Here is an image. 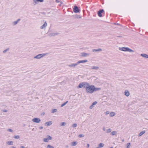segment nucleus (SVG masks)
Masks as SVG:
<instances>
[{"instance_id":"nucleus-52","label":"nucleus","mask_w":148,"mask_h":148,"mask_svg":"<svg viewBox=\"0 0 148 148\" xmlns=\"http://www.w3.org/2000/svg\"><path fill=\"white\" fill-rule=\"evenodd\" d=\"M11 148H16V147H14V146H12V147H11Z\"/></svg>"},{"instance_id":"nucleus-45","label":"nucleus","mask_w":148,"mask_h":148,"mask_svg":"<svg viewBox=\"0 0 148 148\" xmlns=\"http://www.w3.org/2000/svg\"><path fill=\"white\" fill-rule=\"evenodd\" d=\"M103 131H105L106 130V128L105 127H103Z\"/></svg>"},{"instance_id":"nucleus-23","label":"nucleus","mask_w":148,"mask_h":148,"mask_svg":"<svg viewBox=\"0 0 148 148\" xmlns=\"http://www.w3.org/2000/svg\"><path fill=\"white\" fill-rule=\"evenodd\" d=\"M102 51V49H93L92 50V51L94 52V51Z\"/></svg>"},{"instance_id":"nucleus-5","label":"nucleus","mask_w":148,"mask_h":148,"mask_svg":"<svg viewBox=\"0 0 148 148\" xmlns=\"http://www.w3.org/2000/svg\"><path fill=\"white\" fill-rule=\"evenodd\" d=\"M47 138L43 139V140L44 142H49V140H51L52 139V137L49 135H47Z\"/></svg>"},{"instance_id":"nucleus-16","label":"nucleus","mask_w":148,"mask_h":148,"mask_svg":"<svg viewBox=\"0 0 148 148\" xmlns=\"http://www.w3.org/2000/svg\"><path fill=\"white\" fill-rule=\"evenodd\" d=\"M99 67L96 66H92L91 69L95 70H98L99 69Z\"/></svg>"},{"instance_id":"nucleus-46","label":"nucleus","mask_w":148,"mask_h":148,"mask_svg":"<svg viewBox=\"0 0 148 148\" xmlns=\"http://www.w3.org/2000/svg\"><path fill=\"white\" fill-rule=\"evenodd\" d=\"M87 147H89L90 146V145L88 144L87 145Z\"/></svg>"},{"instance_id":"nucleus-25","label":"nucleus","mask_w":148,"mask_h":148,"mask_svg":"<svg viewBox=\"0 0 148 148\" xmlns=\"http://www.w3.org/2000/svg\"><path fill=\"white\" fill-rule=\"evenodd\" d=\"M145 131H143L141 132L138 134L139 136H140L145 133Z\"/></svg>"},{"instance_id":"nucleus-18","label":"nucleus","mask_w":148,"mask_h":148,"mask_svg":"<svg viewBox=\"0 0 148 148\" xmlns=\"http://www.w3.org/2000/svg\"><path fill=\"white\" fill-rule=\"evenodd\" d=\"M20 20V19H18L17 21H14L13 23V25H16Z\"/></svg>"},{"instance_id":"nucleus-19","label":"nucleus","mask_w":148,"mask_h":148,"mask_svg":"<svg viewBox=\"0 0 148 148\" xmlns=\"http://www.w3.org/2000/svg\"><path fill=\"white\" fill-rule=\"evenodd\" d=\"M141 56L143 57L148 58V55L146 54H141Z\"/></svg>"},{"instance_id":"nucleus-20","label":"nucleus","mask_w":148,"mask_h":148,"mask_svg":"<svg viewBox=\"0 0 148 148\" xmlns=\"http://www.w3.org/2000/svg\"><path fill=\"white\" fill-rule=\"evenodd\" d=\"M73 16L76 18H81V16L80 15L77 14H76L75 16Z\"/></svg>"},{"instance_id":"nucleus-38","label":"nucleus","mask_w":148,"mask_h":148,"mask_svg":"<svg viewBox=\"0 0 148 148\" xmlns=\"http://www.w3.org/2000/svg\"><path fill=\"white\" fill-rule=\"evenodd\" d=\"M78 136L79 138H82L84 136V135L83 134H80Z\"/></svg>"},{"instance_id":"nucleus-14","label":"nucleus","mask_w":148,"mask_h":148,"mask_svg":"<svg viewBox=\"0 0 148 148\" xmlns=\"http://www.w3.org/2000/svg\"><path fill=\"white\" fill-rule=\"evenodd\" d=\"M125 95L127 97L129 96L130 94L128 90H126L125 91Z\"/></svg>"},{"instance_id":"nucleus-35","label":"nucleus","mask_w":148,"mask_h":148,"mask_svg":"<svg viewBox=\"0 0 148 148\" xmlns=\"http://www.w3.org/2000/svg\"><path fill=\"white\" fill-rule=\"evenodd\" d=\"M66 123L65 122H63L61 123L60 125L61 126H64L66 125Z\"/></svg>"},{"instance_id":"nucleus-34","label":"nucleus","mask_w":148,"mask_h":148,"mask_svg":"<svg viewBox=\"0 0 148 148\" xmlns=\"http://www.w3.org/2000/svg\"><path fill=\"white\" fill-rule=\"evenodd\" d=\"M57 111V109H53L52 110L51 112L52 113H53L56 112Z\"/></svg>"},{"instance_id":"nucleus-53","label":"nucleus","mask_w":148,"mask_h":148,"mask_svg":"<svg viewBox=\"0 0 148 148\" xmlns=\"http://www.w3.org/2000/svg\"><path fill=\"white\" fill-rule=\"evenodd\" d=\"M7 131H9V129H8L7 130Z\"/></svg>"},{"instance_id":"nucleus-41","label":"nucleus","mask_w":148,"mask_h":148,"mask_svg":"<svg viewBox=\"0 0 148 148\" xmlns=\"http://www.w3.org/2000/svg\"><path fill=\"white\" fill-rule=\"evenodd\" d=\"M13 142L12 141H10V145H12L13 144Z\"/></svg>"},{"instance_id":"nucleus-11","label":"nucleus","mask_w":148,"mask_h":148,"mask_svg":"<svg viewBox=\"0 0 148 148\" xmlns=\"http://www.w3.org/2000/svg\"><path fill=\"white\" fill-rule=\"evenodd\" d=\"M97 102L96 101H95L93 102L92 105L89 108L90 109H92L94 107V106L97 103Z\"/></svg>"},{"instance_id":"nucleus-24","label":"nucleus","mask_w":148,"mask_h":148,"mask_svg":"<svg viewBox=\"0 0 148 148\" xmlns=\"http://www.w3.org/2000/svg\"><path fill=\"white\" fill-rule=\"evenodd\" d=\"M77 143L76 141L73 142L71 143V145L73 146H75L77 145Z\"/></svg>"},{"instance_id":"nucleus-36","label":"nucleus","mask_w":148,"mask_h":148,"mask_svg":"<svg viewBox=\"0 0 148 148\" xmlns=\"http://www.w3.org/2000/svg\"><path fill=\"white\" fill-rule=\"evenodd\" d=\"M77 126V124L74 123L72 127L73 128H75V127H76Z\"/></svg>"},{"instance_id":"nucleus-29","label":"nucleus","mask_w":148,"mask_h":148,"mask_svg":"<svg viewBox=\"0 0 148 148\" xmlns=\"http://www.w3.org/2000/svg\"><path fill=\"white\" fill-rule=\"evenodd\" d=\"M130 143H128L126 144V147L127 148H129L130 147Z\"/></svg>"},{"instance_id":"nucleus-37","label":"nucleus","mask_w":148,"mask_h":148,"mask_svg":"<svg viewBox=\"0 0 148 148\" xmlns=\"http://www.w3.org/2000/svg\"><path fill=\"white\" fill-rule=\"evenodd\" d=\"M9 50V48H8V49H6L4 51H3V53H5L7 51H8Z\"/></svg>"},{"instance_id":"nucleus-22","label":"nucleus","mask_w":148,"mask_h":148,"mask_svg":"<svg viewBox=\"0 0 148 148\" xmlns=\"http://www.w3.org/2000/svg\"><path fill=\"white\" fill-rule=\"evenodd\" d=\"M52 122L50 121L46 122L45 124H46L47 126H50L52 124Z\"/></svg>"},{"instance_id":"nucleus-56","label":"nucleus","mask_w":148,"mask_h":148,"mask_svg":"<svg viewBox=\"0 0 148 148\" xmlns=\"http://www.w3.org/2000/svg\"><path fill=\"white\" fill-rule=\"evenodd\" d=\"M95 148H99L98 147H97Z\"/></svg>"},{"instance_id":"nucleus-26","label":"nucleus","mask_w":148,"mask_h":148,"mask_svg":"<svg viewBox=\"0 0 148 148\" xmlns=\"http://www.w3.org/2000/svg\"><path fill=\"white\" fill-rule=\"evenodd\" d=\"M115 115V113L114 112H111L110 113V117H112Z\"/></svg>"},{"instance_id":"nucleus-42","label":"nucleus","mask_w":148,"mask_h":148,"mask_svg":"<svg viewBox=\"0 0 148 148\" xmlns=\"http://www.w3.org/2000/svg\"><path fill=\"white\" fill-rule=\"evenodd\" d=\"M34 1V3L35 4H37V3L36 2V0H33Z\"/></svg>"},{"instance_id":"nucleus-9","label":"nucleus","mask_w":148,"mask_h":148,"mask_svg":"<svg viewBox=\"0 0 148 148\" xmlns=\"http://www.w3.org/2000/svg\"><path fill=\"white\" fill-rule=\"evenodd\" d=\"M80 55V56L82 57H85L86 56H88L89 55V53H85L84 52H83L81 53Z\"/></svg>"},{"instance_id":"nucleus-3","label":"nucleus","mask_w":148,"mask_h":148,"mask_svg":"<svg viewBox=\"0 0 148 148\" xmlns=\"http://www.w3.org/2000/svg\"><path fill=\"white\" fill-rule=\"evenodd\" d=\"M47 54V53H42L38 54L34 57V58L39 59Z\"/></svg>"},{"instance_id":"nucleus-21","label":"nucleus","mask_w":148,"mask_h":148,"mask_svg":"<svg viewBox=\"0 0 148 148\" xmlns=\"http://www.w3.org/2000/svg\"><path fill=\"white\" fill-rule=\"evenodd\" d=\"M101 89L100 88H95V86H94V87H93V92L94 91H96L99 90Z\"/></svg>"},{"instance_id":"nucleus-51","label":"nucleus","mask_w":148,"mask_h":148,"mask_svg":"<svg viewBox=\"0 0 148 148\" xmlns=\"http://www.w3.org/2000/svg\"><path fill=\"white\" fill-rule=\"evenodd\" d=\"M65 147L66 148H68V147H69V146L68 145H66L65 146Z\"/></svg>"},{"instance_id":"nucleus-8","label":"nucleus","mask_w":148,"mask_h":148,"mask_svg":"<svg viewBox=\"0 0 148 148\" xmlns=\"http://www.w3.org/2000/svg\"><path fill=\"white\" fill-rule=\"evenodd\" d=\"M84 85L83 87L86 89H87V88L90 86L89 84L87 82H84Z\"/></svg>"},{"instance_id":"nucleus-13","label":"nucleus","mask_w":148,"mask_h":148,"mask_svg":"<svg viewBox=\"0 0 148 148\" xmlns=\"http://www.w3.org/2000/svg\"><path fill=\"white\" fill-rule=\"evenodd\" d=\"M58 34H59L57 33H50V34H49V36H50L51 37L53 36H55L56 35H57Z\"/></svg>"},{"instance_id":"nucleus-31","label":"nucleus","mask_w":148,"mask_h":148,"mask_svg":"<svg viewBox=\"0 0 148 148\" xmlns=\"http://www.w3.org/2000/svg\"><path fill=\"white\" fill-rule=\"evenodd\" d=\"M111 131H112L111 129L109 128L107 130L106 132L107 133H110V132H111Z\"/></svg>"},{"instance_id":"nucleus-50","label":"nucleus","mask_w":148,"mask_h":148,"mask_svg":"<svg viewBox=\"0 0 148 148\" xmlns=\"http://www.w3.org/2000/svg\"><path fill=\"white\" fill-rule=\"evenodd\" d=\"M21 148H25V147L23 146H21Z\"/></svg>"},{"instance_id":"nucleus-12","label":"nucleus","mask_w":148,"mask_h":148,"mask_svg":"<svg viewBox=\"0 0 148 148\" xmlns=\"http://www.w3.org/2000/svg\"><path fill=\"white\" fill-rule=\"evenodd\" d=\"M77 62L75 64H69L68 66L70 67H75V66L77 65Z\"/></svg>"},{"instance_id":"nucleus-48","label":"nucleus","mask_w":148,"mask_h":148,"mask_svg":"<svg viewBox=\"0 0 148 148\" xmlns=\"http://www.w3.org/2000/svg\"><path fill=\"white\" fill-rule=\"evenodd\" d=\"M6 143L8 145H9V141H8Z\"/></svg>"},{"instance_id":"nucleus-33","label":"nucleus","mask_w":148,"mask_h":148,"mask_svg":"<svg viewBox=\"0 0 148 148\" xmlns=\"http://www.w3.org/2000/svg\"><path fill=\"white\" fill-rule=\"evenodd\" d=\"M14 137L16 139H18L20 138V137L18 135L14 136Z\"/></svg>"},{"instance_id":"nucleus-47","label":"nucleus","mask_w":148,"mask_h":148,"mask_svg":"<svg viewBox=\"0 0 148 148\" xmlns=\"http://www.w3.org/2000/svg\"><path fill=\"white\" fill-rule=\"evenodd\" d=\"M13 132V131L12 130V129H10V132Z\"/></svg>"},{"instance_id":"nucleus-44","label":"nucleus","mask_w":148,"mask_h":148,"mask_svg":"<svg viewBox=\"0 0 148 148\" xmlns=\"http://www.w3.org/2000/svg\"><path fill=\"white\" fill-rule=\"evenodd\" d=\"M43 128V127H42V126L40 127H39V129L40 130H41V129H42Z\"/></svg>"},{"instance_id":"nucleus-6","label":"nucleus","mask_w":148,"mask_h":148,"mask_svg":"<svg viewBox=\"0 0 148 148\" xmlns=\"http://www.w3.org/2000/svg\"><path fill=\"white\" fill-rule=\"evenodd\" d=\"M104 12V10L103 9H101L99 10L97 12L98 16L99 17H101L102 16V13Z\"/></svg>"},{"instance_id":"nucleus-27","label":"nucleus","mask_w":148,"mask_h":148,"mask_svg":"<svg viewBox=\"0 0 148 148\" xmlns=\"http://www.w3.org/2000/svg\"><path fill=\"white\" fill-rule=\"evenodd\" d=\"M117 134V132L116 131H113L111 132L110 135L112 136L115 135Z\"/></svg>"},{"instance_id":"nucleus-54","label":"nucleus","mask_w":148,"mask_h":148,"mask_svg":"<svg viewBox=\"0 0 148 148\" xmlns=\"http://www.w3.org/2000/svg\"><path fill=\"white\" fill-rule=\"evenodd\" d=\"M118 37H121V36H119Z\"/></svg>"},{"instance_id":"nucleus-39","label":"nucleus","mask_w":148,"mask_h":148,"mask_svg":"<svg viewBox=\"0 0 148 148\" xmlns=\"http://www.w3.org/2000/svg\"><path fill=\"white\" fill-rule=\"evenodd\" d=\"M36 1L37 2H42L44 0H36Z\"/></svg>"},{"instance_id":"nucleus-2","label":"nucleus","mask_w":148,"mask_h":148,"mask_svg":"<svg viewBox=\"0 0 148 148\" xmlns=\"http://www.w3.org/2000/svg\"><path fill=\"white\" fill-rule=\"evenodd\" d=\"M119 49L120 50L122 51H128L130 52H134V51L130 49L128 47H119Z\"/></svg>"},{"instance_id":"nucleus-7","label":"nucleus","mask_w":148,"mask_h":148,"mask_svg":"<svg viewBox=\"0 0 148 148\" xmlns=\"http://www.w3.org/2000/svg\"><path fill=\"white\" fill-rule=\"evenodd\" d=\"M32 121L35 123H39L40 122L41 120L38 118H34Z\"/></svg>"},{"instance_id":"nucleus-32","label":"nucleus","mask_w":148,"mask_h":148,"mask_svg":"<svg viewBox=\"0 0 148 148\" xmlns=\"http://www.w3.org/2000/svg\"><path fill=\"white\" fill-rule=\"evenodd\" d=\"M47 148H54L53 146H52L50 145H48L47 146Z\"/></svg>"},{"instance_id":"nucleus-40","label":"nucleus","mask_w":148,"mask_h":148,"mask_svg":"<svg viewBox=\"0 0 148 148\" xmlns=\"http://www.w3.org/2000/svg\"><path fill=\"white\" fill-rule=\"evenodd\" d=\"M2 111L3 112H6L8 111V110H2Z\"/></svg>"},{"instance_id":"nucleus-28","label":"nucleus","mask_w":148,"mask_h":148,"mask_svg":"<svg viewBox=\"0 0 148 148\" xmlns=\"http://www.w3.org/2000/svg\"><path fill=\"white\" fill-rule=\"evenodd\" d=\"M104 146V144H103V143H100L98 145V147H99V148H101V147H103V146Z\"/></svg>"},{"instance_id":"nucleus-15","label":"nucleus","mask_w":148,"mask_h":148,"mask_svg":"<svg viewBox=\"0 0 148 148\" xmlns=\"http://www.w3.org/2000/svg\"><path fill=\"white\" fill-rule=\"evenodd\" d=\"M47 23L46 22H45L40 27L41 29H43V28L47 26Z\"/></svg>"},{"instance_id":"nucleus-30","label":"nucleus","mask_w":148,"mask_h":148,"mask_svg":"<svg viewBox=\"0 0 148 148\" xmlns=\"http://www.w3.org/2000/svg\"><path fill=\"white\" fill-rule=\"evenodd\" d=\"M68 102V101H66V102H65L64 103L62 104L61 105V107H62L64 106Z\"/></svg>"},{"instance_id":"nucleus-43","label":"nucleus","mask_w":148,"mask_h":148,"mask_svg":"<svg viewBox=\"0 0 148 148\" xmlns=\"http://www.w3.org/2000/svg\"><path fill=\"white\" fill-rule=\"evenodd\" d=\"M109 111H107L106 112L105 114H106L107 115L108 114H109Z\"/></svg>"},{"instance_id":"nucleus-1","label":"nucleus","mask_w":148,"mask_h":148,"mask_svg":"<svg viewBox=\"0 0 148 148\" xmlns=\"http://www.w3.org/2000/svg\"><path fill=\"white\" fill-rule=\"evenodd\" d=\"M94 85L90 86L87 89H86V91L87 93H92L93 92Z\"/></svg>"},{"instance_id":"nucleus-10","label":"nucleus","mask_w":148,"mask_h":148,"mask_svg":"<svg viewBox=\"0 0 148 148\" xmlns=\"http://www.w3.org/2000/svg\"><path fill=\"white\" fill-rule=\"evenodd\" d=\"M88 60H79L78 61L77 63V64H79L81 63H84L86 62H88Z\"/></svg>"},{"instance_id":"nucleus-17","label":"nucleus","mask_w":148,"mask_h":148,"mask_svg":"<svg viewBox=\"0 0 148 148\" xmlns=\"http://www.w3.org/2000/svg\"><path fill=\"white\" fill-rule=\"evenodd\" d=\"M84 85V82L80 83L79 84L78 88H82L83 87Z\"/></svg>"},{"instance_id":"nucleus-49","label":"nucleus","mask_w":148,"mask_h":148,"mask_svg":"<svg viewBox=\"0 0 148 148\" xmlns=\"http://www.w3.org/2000/svg\"><path fill=\"white\" fill-rule=\"evenodd\" d=\"M60 1L58 0H56V2L57 3H59Z\"/></svg>"},{"instance_id":"nucleus-57","label":"nucleus","mask_w":148,"mask_h":148,"mask_svg":"<svg viewBox=\"0 0 148 148\" xmlns=\"http://www.w3.org/2000/svg\"><path fill=\"white\" fill-rule=\"evenodd\" d=\"M110 148H113V147H110Z\"/></svg>"},{"instance_id":"nucleus-4","label":"nucleus","mask_w":148,"mask_h":148,"mask_svg":"<svg viewBox=\"0 0 148 148\" xmlns=\"http://www.w3.org/2000/svg\"><path fill=\"white\" fill-rule=\"evenodd\" d=\"M73 10V12L75 13H79L80 12V10L79 9L78 7L76 5L74 6Z\"/></svg>"},{"instance_id":"nucleus-55","label":"nucleus","mask_w":148,"mask_h":148,"mask_svg":"<svg viewBox=\"0 0 148 148\" xmlns=\"http://www.w3.org/2000/svg\"><path fill=\"white\" fill-rule=\"evenodd\" d=\"M34 128H33V129H32V130H34Z\"/></svg>"}]
</instances>
